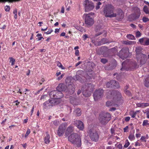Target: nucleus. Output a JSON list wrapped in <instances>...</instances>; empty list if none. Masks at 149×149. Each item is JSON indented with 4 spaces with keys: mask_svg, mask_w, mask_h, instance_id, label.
Masks as SVG:
<instances>
[{
    "mask_svg": "<svg viewBox=\"0 0 149 149\" xmlns=\"http://www.w3.org/2000/svg\"><path fill=\"white\" fill-rule=\"evenodd\" d=\"M81 135L77 133H73L68 137V140L77 147L81 145Z\"/></svg>",
    "mask_w": 149,
    "mask_h": 149,
    "instance_id": "nucleus-1",
    "label": "nucleus"
},
{
    "mask_svg": "<svg viewBox=\"0 0 149 149\" xmlns=\"http://www.w3.org/2000/svg\"><path fill=\"white\" fill-rule=\"evenodd\" d=\"M104 14L107 17H113L116 16L113 6L110 5L107 6L104 10Z\"/></svg>",
    "mask_w": 149,
    "mask_h": 149,
    "instance_id": "nucleus-2",
    "label": "nucleus"
},
{
    "mask_svg": "<svg viewBox=\"0 0 149 149\" xmlns=\"http://www.w3.org/2000/svg\"><path fill=\"white\" fill-rule=\"evenodd\" d=\"M94 14V13L91 12L89 14H85L83 16L85 17V23L88 26H91L94 24L93 19L91 16Z\"/></svg>",
    "mask_w": 149,
    "mask_h": 149,
    "instance_id": "nucleus-3",
    "label": "nucleus"
},
{
    "mask_svg": "<svg viewBox=\"0 0 149 149\" xmlns=\"http://www.w3.org/2000/svg\"><path fill=\"white\" fill-rule=\"evenodd\" d=\"M68 126L67 123H64L59 125L56 131V134L59 136H63L64 133H65V130Z\"/></svg>",
    "mask_w": 149,
    "mask_h": 149,
    "instance_id": "nucleus-4",
    "label": "nucleus"
},
{
    "mask_svg": "<svg viewBox=\"0 0 149 149\" xmlns=\"http://www.w3.org/2000/svg\"><path fill=\"white\" fill-rule=\"evenodd\" d=\"M111 118L110 114L109 113H106L105 114L100 115L99 120L102 124H105L110 120Z\"/></svg>",
    "mask_w": 149,
    "mask_h": 149,
    "instance_id": "nucleus-5",
    "label": "nucleus"
},
{
    "mask_svg": "<svg viewBox=\"0 0 149 149\" xmlns=\"http://www.w3.org/2000/svg\"><path fill=\"white\" fill-rule=\"evenodd\" d=\"M51 97H53L54 98L57 99L58 101L61 102V98L63 97V94L61 92L58 91H55L51 92L50 93Z\"/></svg>",
    "mask_w": 149,
    "mask_h": 149,
    "instance_id": "nucleus-6",
    "label": "nucleus"
},
{
    "mask_svg": "<svg viewBox=\"0 0 149 149\" xmlns=\"http://www.w3.org/2000/svg\"><path fill=\"white\" fill-rule=\"evenodd\" d=\"M86 12H88L92 10L94 7L93 3L88 0H85L84 3Z\"/></svg>",
    "mask_w": 149,
    "mask_h": 149,
    "instance_id": "nucleus-7",
    "label": "nucleus"
},
{
    "mask_svg": "<svg viewBox=\"0 0 149 149\" xmlns=\"http://www.w3.org/2000/svg\"><path fill=\"white\" fill-rule=\"evenodd\" d=\"M91 139L94 141H96L98 140L99 136L97 132L93 130H90L88 131Z\"/></svg>",
    "mask_w": 149,
    "mask_h": 149,
    "instance_id": "nucleus-8",
    "label": "nucleus"
},
{
    "mask_svg": "<svg viewBox=\"0 0 149 149\" xmlns=\"http://www.w3.org/2000/svg\"><path fill=\"white\" fill-rule=\"evenodd\" d=\"M129 52V50L128 48H123L120 51L118 54V56L121 58L124 59L127 57V55Z\"/></svg>",
    "mask_w": 149,
    "mask_h": 149,
    "instance_id": "nucleus-9",
    "label": "nucleus"
},
{
    "mask_svg": "<svg viewBox=\"0 0 149 149\" xmlns=\"http://www.w3.org/2000/svg\"><path fill=\"white\" fill-rule=\"evenodd\" d=\"M110 95L111 96L109 97V95L107 97L108 98H110L111 97L113 96V98L117 100H120L121 97V95L120 93L119 92H116L115 91H113L112 92L109 91L108 93V95Z\"/></svg>",
    "mask_w": 149,
    "mask_h": 149,
    "instance_id": "nucleus-10",
    "label": "nucleus"
},
{
    "mask_svg": "<svg viewBox=\"0 0 149 149\" xmlns=\"http://www.w3.org/2000/svg\"><path fill=\"white\" fill-rule=\"evenodd\" d=\"M103 91L99 90L96 91L94 94V98L95 101H97L100 99L103 95Z\"/></svg>",
    "mask_w": 149,
    "mask_h": 149,
    "instance_id": "nucleus-11",
    "label": "nucleus"
},
{
    "mask_svg": "<svg viewBox=\"0 0 149 149\" xmlns=\"http://www.w3.org/2000/svg\"><path fill=\"white\" fill-rule=\"evenodd\" d=\"M106 86L107 88L113 87L118 88L119 87V85L118 83L116 82L115 81L111 80L107 83Z\"/></svg>",
    "mask_w": 149,
    "mask_h": 149,
    "instance_id": "nucleus-12",
    "label": "nucleus"
},
{
    "mask_svg": "<svg viewBox=\"0 0 149 149\" xmlns=\"http://www.w3.org/2000/svg\"><path fill=\"white\" fill-rule=\"evenodd\" d=\"M75 125L80 130H82L84 128V125L83 123L80 120L75 121Z\"/></svg>",
    "mask_w": 149,
    "mask_h": 149,
    "instance_id": "nucleus-13",
    "label": "nucleus"
},
{
    "mask_svg": "<svg viewBox=\"0 0 149 149\" xmlns=\"http://www.w3.org/2000/svg\"><path fill=\"white\" fill-rule=\"evenodd\" d=\"M74 130V127L71 125H69L66 128L65 132V136L67 137L69 134L72 133Z\"/></svg>",
    "mask_w": 149,
    "mask_h": 149,
    "instance_id": "nucleus-14",
    "label": "nucleus"
},
{
    "mask_svg": "<svg viewBox=\"0 0 149 149\" xmlns=\"http://www.w3.org/2000/svg\"><path fill=\"white\" fill-rule=\"evenodd\" d=\"M67 87L63 84H60L56 88L57 91L61 92V91H66Z\"/></svg>",
    "mask_w": 149,
    "mask_h": 149,
    "instance_id": "nucleus-15",
    "label": "nucleus"
},
{
    "mask_svg": "<svg viewBox=\"0 0 149 149\" xmlns=\"http://www.w3.org/2000/svg\"><path fill=\"white\" fill-rule=\"evenodd\" d=\"M51 99L49 100V102L50 103V104H52V105H55L59 103L60 102L55 98H54L53 97H51Z\"/></svg>",
    "mask_w": 149,
    "mask_h": 149,
    "instance_id": "nucleus-16",
    "label": "nucleus"
},
{
    "mask_svg": "<svg viewBox=\"0 0 149 149\" xmlns=\"http://www.w3.org/2000/svg\"><path fill=\"white\" fill-rule=\"evenodd\" d=\"M116 14L117 16L116 17L120 19H122L123 17L124 13L122 10L120 9L118 10V12Z\"/></svg>",
    "mask_w": 149,
    "mask_h": 149,
    "instance_id": "nucleus-17",
    "label": "nucleus"
},
{
    "mask_svg": "<svg viewBox=\"0 0 149 149\" xmlns=\"http://www.w3.org/2000/svg\"><path fill=\"white\" fill-rule=\"evenodd\" d=\"M137 107H138L144 108L147 107L149 106V103H138L136 104Z\"/></svg>",
    "mask_w": 149,
    "mask_h": 149,
    "instance_id": "nucleus-18",
    "label": "nucleus"
},
{
    "mask_svg": "<svg viewBox=\"0 0 149 149\" xmlns=\"http://www.w3.org/2000/svg\"><path fill=\"white\" fill-rule=\"evenodd\" d=\"M50 136L49 134H47L44 138V142L45 143L48 144L50 142Z\"/></svg>",
    "mask_w": 149,
    "mask_h": 149,
    "instance_id": "nucleus-19",
    "label": "nucleus"
},
{
    "mask_svg": "<svg viewBox=\"0 0 149 149\" xmlns=\"http://www.w3.org/2000/svg\"><path fill=\"white\" fill-rule=\"evenodd\" d=\"M139 111H132L130 112V115L132 118H134L135 117L136 113Z\"/></svg>",
    "mask_w": 149,
    "mask_h": 149,
    "instance_id": "nucleus-20",
    "label": "nucleus"
},
{
    "mask_svg": "<svg viewBox=\"0 0 149 149\" xmlns=\"http://www.w3.org/2000/svg\"><path fill=\"white\" fill-rule=\"evenodd\" d=\"M144 84L146 86L148 87L149 86V75L145 80Z\"/></svg>",
    "mask_w": 149,
    "mask_h": 149,
    "instance_id": "nucleus-21",
    "label": "nucleus"
},
{
    "mask_svg": "<svg viewBox=\"0 0 149 149\" xmlns=\"http://www.w3.org/2000/svg\"><path fill=\"white\" fill-rule=\"evenodd\" d=\"M44 105L45 106L44 107L45 108L49 107L50 106L52 105V104H50L49 101H47L45 102L44 104Z\"/></svg>",
    "mask_w": 149,
    "mask_h": 149,
    "instance_id": "nucleus-22",
    "label": "nucleus"
},
{
    "mask_svg": "<svg viewBox=\"0 0 149 149\" xmlns=\"http://www.w3.org/2000/svg\"><path fill=\"white\" fill-rule=\"evenodd\" d=\"M142 125L143 126H146L147 127H149V123H148V121L146 120H143Z\"/></svg>",
    "mask_w": 149,
    "mask_h": 149,
    "instance_id": "nucleus-23",
    "label": "nucleus"
},
{
    "mask_svg": "<svg viewBox=\"0 0 149 149\" xmlns=\"http://www.w3.org/2000/svg\"><path fill=\"white\" fill-rule=\"evenodd\" d=\"M123 43L125 44L126 45H131L133 44H134V42L132 41H123Z\"/></svg>",
    "mask_w": 149,
    "mask_h": 149,
    "instance_id": "nucleus-24",
    "label": "nucleus"
},
{
    "mask_svg": "<svg viewBox=\"0 0 149 149\" xmlns=\"http://www.w3.org/2000/svg\"><path fill=\"white\" fill-rule=\"evenodd\" d=\"M83 72V71L82 70H80L77 71L75 76L77 78V80L79 79V77H80L79 75V74H82Z\"/></svg>",
    "mask_w": 149,
    "mask_h": 149,
    "instance_id": "nucleus-25",
    "label": "nucleus"
},
{
    "mask_svg": "<svg viewBox=\"0 0 149 149\" xmlns=\"http://www.w3.org/2000/svg\"><path fill=\"white\" fill-rule=\"evenodd\" d=\"M128 138L130 141L134 140L135 139L134 134H130L128 136Z\"/></svg>",
    "mask_w": 149,
    "mask_h": 149,
    "instance_id": "nucleus-26",
    "label": "nucleus"
},
{
    "mask_svg": "<svg viewBox=\"0 0 149 149\" xmlns=\"http://www.w3.org/2000/svg\"><path fill=\"white\" fill-rule=\"evenodd\" d=\"M141 47H138L136 48L135 51L137 56L140 54V52H141Z\"/></svg>",
    "mask_w": 149,
    "mask_h": 149,
    "instance_id": "nucleus-27",
    "label": "nucleus"
},
{
    "mask_svg": "<svg viewBox=\"0 0 149 149\" xmlns=\"http://www.w3.org/2000/svg\"><path fill=\"white\" fill-rule=\"evenodd\" d=\"M75 112L76 113V115L78 116H79L81 115V111L79 109H77L75 110Z\"/></svg>",
    "mask_w": 149,
    "mask_h": 149,
    "instance_id": "nucleus-28",
    "label": "nucleus"
},
{
    "mask_svg": "<svg viewBox=\"0 0 149 149\" xmlns=\"http://www.w3.org/2000/svg\"><path fill=\"white\" fill-rule=\"evenodd\" d=\"M127 37L129 39L134 40L135 39L134 36L132 34H129L127 35Z\"/></svg>",
    "mask_w": 149,
    "mask_h": 149,
    "instance_id": "nucleus-29",
    "label": "nucleus"
},
{
    "mask_svg": "<svg viewBox=\"0 0 149 149\" xmlns=\"http://www.w3.org/2000/svg\"><path fill=\"white\" fill-rule=\"evenodd\" d=\"M143 45H149V38H146L144 42Z\"/></svg>",
    "mask_w": 149,
    "mask_h": 149,
    "instance_id": "nucleus-30",
    "label": "nucleus"
},
{
    "mask_svg": "<svg viewBox=\"0 0 149 149\" xmlns=\"http://www.w3.org/2000/svg\"><path fill=\"white\" fill-rule=\"evenodd\" d=\"M145 39L146 37H144L142 38L139 39V42H140L141 45H143V44H144Z\"/></svg>",
    "mask_w": 149,
    "mask_h": 149,
    "instance_id": "nucleus-31",
    "label": "nucleus"
},
{
    "mask_svg": "<svg viewBox=\"0 0 149 149\" xmlns=\"http://www.w3.org/2000/svg\"><path fill=\"white\" fill-rule=\"evenodd\" d=\"M57 66L61 69H65V68L63 66L62 64L60 62H58L57 63Z\"/></svg>",
    "mask_w": 149,
    "mask_h": 149,
    "instance_id": "nucleus-32",
    "label": "nucleus"
},
{
    "mask_svg": "<svg viewBox=\"0 0 149 149\" xmlns=\"http://www.w3.org/2000/svg\"><path fill=\"white\" fill-rule=\"evenodd\" d=\"M9 59L10 60V62L11 63V65H14L15 61V59L13 58L12 57H10Z\"/></svg>",
    "mask_w": 149,
    "mask_h": 149,
    "instance_id": "nucleus-33",
    "label": "nucleus"
},
{
    "mask_svg": "<svg viewBox=\"0 0 149 149\" xmlns=\"http://www.w3.org/2000/svg\"><path fill=\"white\" fill-rule=\"evenodd\" d=\"M144 11L147 14H149V11L146 6H145L143 8Z\"/></svg>",
    "mask_w": 149,
    "mask_h": 149,
    "instance_id": "nucleus-34",
    "label": "nucleus"
},
{
    "mask_svg": "<svg viewBox=\"0 0 149 149\" xmlns=\"http://www.w3.org/2000/svg\"><path fill=\"white\" fill-rule=\"evenodd\" d=\"M137 56H138V57H140L142 58V59H144L145 58H146V56L145 55L141 53L140 54H139Z\"/></svg>",
    "mask_w": 149,
    "mask_h": 149,
    "instance_id": "nucleus-35",
    "label": "nucleus"
},
{
    "mask_svg": "<svg viewBox=\"0 0 149 149\" xmlns=\"http://www.w3.org/2000/svg\"><path fill=\"white\" fill-rule=\"evenodd\" d=\"M130 144V143L128 140H126L125 142V144L124 145V147L125 148L127 147Z\"/></svg>",
    "mask_w": 149,
    "mask_h": 149,
    "instance_id": "nucleus-36",
    "label": "nucleus"
},
{
    "mask_svg": "<svg viewBox=\"0 0 149 149\" xmlns=\"http://www.w3.org/2000/svg\"><path fill=\"white\" fill-rule=\"evenodd\" d=\"M141 35V33L139 31H137L136 32V37H139Z\"/></svg>",
    "mask_w": 149,
    "mask_h": 149,
    "instance_id": "nucleus-37",
    "label": "nucleus"
},
{
    "mask_svg": "<svg viewBox=\"0 0 149 149\" xmlns=\"http://www.w3.org/2000/svg\"><path fill=\"white\" fill-rule=\"evenodd\" d=\"M6 26L5 24H3V23H1L0 25V29H6Z\"/></svg>",
    "mask_w": 149,
    "mask_h": 149,
    "instance_id": "nucleus-38",
    "label": "nucleus"
},
{
    "mask_svg": "<svg viewBox=\"0 0 149 149\" xmlns=\"http://www.w3.org/2000/svg\"><path fill=\"white\" fill-rule=\"evenodd\" d=\"M5 10L6 12H9L10 9V6H6L5 7Z\"/></svg>",
    "mask_w": 149,
    "mask_h": 149,
    "instance_id": "nucleus-39",
    "label": "nucleus"
},
{
    "mask_svg": "<svg viewBox=\"0 0 149 149\" xmlns=\"http://www.w3.org/2000/svg\"><path fill=\"white\" fill-rule=\"evenodd\" d=\"M83 94L84 96L86 97H88L89 96L91 95L90 92H89V93H88L87 94H86V92H83Z\"/></svg>",
    "mask_w": 149,
    "mask_h": 149,
    "instance_id": "nucleus-40",
    "label": "nucleus"
},
{
    "mask_svg": "<svg viewBox=\"0 0 149 149\" xmlns=\"http://www.w3.org/2000/svg\"><path fill=\"white\" fill-rule=\"evenodd\" d=\"M30 133V130L28 129L25 135V137H26Z\"/></svg>",
    "mask_w": 149,
    "mask_h": 149,
    "instance_id": "nucleus-41",
    "label": "nucleus"
},
{
    "mask_svg": "<svg viewBox=\"0 0 149 149\" xmlns=\"http://www.w3.org/2000/svg\"><path fill=\"white\" fill-rule=\"evenodd\" d=\"M106 105L108 107L111 106L113 104L110 101H107L106 103Z\"/></svg>",
    "mask_w": 149,
    "mask_h": 149,
    "instance_id": "nucleus-42",
    "label": "nucleus"
},
{
    "mask_svg": "<svg viewBox=\"0 0 149 149\" xmlns=\"http://www.w3.org/2000/svg\"><path fill=\"white\" fill-rule=\"evenodd\" d=\"M53 123L54 125L56 126H57L60 124V122L59 121L57 120L54 121Z\"/></svg>",
    "mask_w": 149,
    "mask_h": 149,
    "instance_id": "nucleus-43",
    "label": "nucleus"
},
{
    "mask_svg": "<svg viewBox=\"0 0 149 149\" xmlns=\"http://www.w3.org/2000/svg\"><path fill=\"white\" fill-rule=\"evenodd\" d=\"M137 12H138V15L137 17L135 18V19H137L139 17L141 14L140 10L139 9L137 8Z\"/></svg>",
    "mask_w": 149,
    "mask_h": 149,
    "instance_id": "nucleus-44",
    "label": "nucleus"
},
{
    "mask_svg": "<svg viewBox=\"0 0 149 149\" xmlns=\"http://www.w3.org/2000/svg\"><path fill=\"white\" fill-rule=\"evenodd\" d=\"M143 20L144 22H146L148 21L149 19L148 18L144 17L143 18Z\"/></svg>",
    "mask_w": 149,
    "mask_h": 149,
    "instance_id": "nucleus-45",
    "label": "nucleus"
},
{
    "mask_svg": "<svg viewBox=\"0 0 149 149\" xmlns=\"http://www.w3.org/2000/svg\"><path fill=\"white\" fill-rule=\"evenodd\" d=\"M53 31L52 29H49V30L47 31V32H45V33L46 34H50Z\"/></svg>",
    "mask_w": 149,
    "mask_h": 149,
    "instance_id": "nucleus-46",
    "label": "nucleus"
},
{
    "mask_svg": "<svg viewBox=\"0 0 149 149\" xmlns=\"http://www.w3.org/2000/svg\"><path fill=\"white\" fill-rule=\"evenodd\" d=\"M140 140L142 141H146V138L144 136H142L140 139Z\"/></svg>",
    "mask_w": 149,
    "mask_h": 149,
    "instance_id": "nucleus-47",
    "label": "nucleus"
},
{
    "mask_svg": "<svg viewBox=\"0 0 149 149\" xmlns=\"http://www.w3.org/2000/svg\"><path fill=\"white\" fill-rule=\"evenodd\" d=\"M101 3L100 2H99L98 3L95 7L96 10H98L99 9V8H100V5H101Z\"/></svg>",
    "mask_w": 149,
    "mask_h": 149,
    "instance_id": "nucleus-48",
    "label": "nucleus"
},
{
    "mask_svg": "<svg viewBox=\"0 0 149 149\" xmlns=\"http://www.w3.org/2000/svg\"><path fill=\"white\" fill-rule=\"evenodd\" d=\"M101 62L103 63H105L107 62V60L105 58H102L101 59Z\"/></svg>",
    "mask_w": 149,
    "mask_h": 149,
    "instance_id": "nucleus-49",
    "label": "nucleus"
},
{
    "mask_svg": "<svg viewBox=\"0 0 149 149\" xmlns=\"http://www.w3.org/2000/svg\"><path fill=\"white\" fill-rule=\"evenodd\" d=\"M125 92L126 94L127 95H131V93L130 92L128 91L127 90H125Z\"/></svg>",
    "mask_w": 149,
    "mask_h": 149,
    "instance_id": "nucleus-50",
    "label": "nucleus"
},
{
    "mask_svg": "<svg viewBox=\"0 0 149 149\" xmlns=\"http://www.w3.org/2000/svg\"><path fill=\"white\" fill-rule=\"evenodd\" d=\"M75 28L76 29L79 30V31H81L82 30L81 27H80L78 26H75Z\"/></svg>",
    "mask_w": 149,
    "mask_h": 149,
    "instance_id": "nucleus-51",
    "label": "nucleus"
},
{
    "mask_svg": "<svg viewBox=\"0 0 149 149\" xmlns=\"http://www.w3.org/2000/svg\"><path fill=\"white\" fill-rule=\"evenodd\" d=\"M75 55L77 56H78L79 55V51L78 50H76L75 53Z\"/></svg>",
    "mask_w": 149,
    "mask_h": 149,
    "instance_id": "nucleus-52",
    "label": "nucleus"
},
{
    "mask_svg": "<svg viewBox=\"0 0 149 149\" xmlns=\"http://www.w3.org/2000/svg\"><path fill=\"white\" fill-rule=\"evenodd\" d=\"M130 119V117L128 116L125 117V120L127 122L129 121Z\"/></svg>",
    "mask_w": 149,
    "mask_h": 149,
    "instance_id": "nucleus-53",
    "label": "nucleus"
},
{
    "mask_svg": "<svg viewBox=\"0 0 149 149\" xmlns=\"http://www.w3.org/2000/svg\"><path fill=\"white\" fill-rule=\"evenodd\" d=\"M128 126H126L125 128H124V132H127V130H128Z\"/></svg>",
    "mask_w": 149,
    "mask_h": 149,
    "instance_id": "nucleus-54",
    "label": "nucleus"
},
{
    "mask_svg": "<svg viewBox=\"0 0 149 149\" xmlns=\"http://www.w3.org/2000/svg\"><path fill=\"white\" fill-rule=\"evenodd\" d=\"M118 148L119 149H122V145L121 144H119L117 146Z\"/></svg>",
    "mask_w": 149,
    "mask_h": 149,
    "instance_id": "nucleus-55",
    "label": "nucleus"
},
{
    "mask_svg": "<svg viewBox=\"0 0 149 149\" xmlns=\"http://www.w3.org/2000/svg\"><path fill=\"white\" fill-rule=\"evenodd\" d=\"M83 38L84 40H85L87 38H88V36L86 34H85V35H84Z\"/></svg>",
    "mask_w": 149,
    "mask_h": 149,
    "instance_id": "nucleus-56",
    "label": "nucleus"
},
{
    "mask_svg": "<svg viewBox=\"0 0 149 149\" xmlns=\"http://www.w3.org/2000/svg\"><path fill=\"white\" fill-rule=\"evenodd\" d=\"M61 74V72L60 71H57L56 72V76L58 77Z\"/></svg>",
    "mask_w": 149,
    "mask_h": 149,
    "instance_id": "nucleus-57",
    "label": "nucleus"
},
{
    "mask_svg": "<svg viewBox=\"0 0 149 149\" xmlns=\"http://www.w3.org/2000/svg\"><path fill=\"white\" fill-rule=\"evenodd\" d=\"M17 9H15L14 11H13V13L15 15L17 14Z\"/></svg>",
    "mask_w": 149,
    "mask_h": 149,
    "instance_id": "nucleus-58",
    "label": "nucleus"
},
{
    "mask_svg": "<svg viewBox=\"0 0 149 149\" xmlns=\"http://www.w3.org/2000/svg\"><path fill=\"white\" fill-rule=\"evenodd\" d=\"M44 38L42 37H38V41H39L42 39V40H44Z\"/></svg>",
    "mask_w": 149,
    "mask_h": 149,
    "instance_id": "nucleus-59",
    "label": "nucleus"
},
{
    "mask_svg": "<svg viewBox=\"0 0 149 149\" xmlns=\"http://www.w3.org/2000/svg\"><path fill=\"white\" fill-rule=\"evenodd\" d=\"M64 10H65V9H64V8L63 7H62V8H61V13H64Z\"/></svg>",
    "mask_w": 149,
    "mask_h": 149,
    "instance_id": "nucleus-60",
    "label": "nucleus"
},
{
    "mask_svg": "<svg viewBox=\"0 0 149 149\" xmlns=\"http://www.w3.org/2000/svg\"><path fill=\"white\" fill-rule=\"evenodd\" d=\"M28 120V118L27 117V118L26 119H24L23 121V123H26L27 122V121Z\"/></svg>",
    "mask_w": 149,
    "mask_h": 149,
    "instance_id": "nucleus-61",
    "label": "nucleus"
},
{
    "mask_svg": "<svg viewBox=\"0 0 149 149\" xmlns=\"http://www.w3.org/2000/svg\"><path fill=\"white\" fill-rule=\"evenodd\" d=\"M81 63V61H79V62L78 63H77L76 65H75V66L76 67H77V66L78 65H79Z\"/></svg>",
    "mask_w": 149,
    "mask_h": 149,
    "instance_id": "nucleus-62",
    "label": "nucleus"
},
{
    "mask_svg": "<svg viewBox=\"0 0 149 149\" xmlns=\"http://www.w3.org/2000/svg\"><path fill=\"white\" fill-rule=\"evenodd\" d=\"M59 29H56L55 30V32L56 33H58L59 32Z\"/></svg>",
    "mask_w": 149,
    "mask_h": 149,
    "instance_id": "nucleus-63",
    "label": "nucleus"
},
{
    "mask_svg": "<svg viewBox=\"0 0 149 149\" xmlns=\"http://www.w3.org/2000/svg\"><path fill=\"white\" fill-rule=\"evenodd\" d=\"M15 102H16V106H17L20 103L19 102H18V100H16L15 101Z\"/></svg>",
    "mask_w": 149,
    "mask_h": 149,
    "instance_id": "nucleus-64",
    "label": "nucleus"
}]
</instances>
